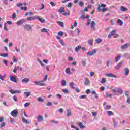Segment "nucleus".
Wrapping results in <instances>:
<instances>
[{
	"instance_id": "nucleus-1",
	"label": "nucleus",
	"mask_w": 130,
	"mask_h": 130,
	"mask_svg": "<svg viewBox=\"0 0 130 130\" xmlns=\"http://www.w3.org/2000/svg\"><path fill=\"white\" fill-rule=\"evenodd\" d=\"M34 84L37 86L40 85L41 87H43L45 86V84L43 82V81H36L34 82Z\"/></svg>"
},
{
	"instance_id": "nucleus-2",
	"label": "nucleus",
	"mask_w": 130,
	"mask_h": 130,
	"mask_svg": "<svg viewBox=\"0 0 130 130\" xmlns=\"http://www.w3.org/2000/svg\"><path fill=\"white\" fill-rule=\"evenodd\" d=\"M111 35L113 36V38H117L119 36L118 34H116V29H113L112 31H111Z\"/></svg>"
},
{
	"instance_id": "nucleus-3",
	"label": "nucleus",
	"mask_w": 130,
	"mask_h": 130,
	"mask_svg": "<svg viewBox=\"0 0 130 130\" xmlns=\"http://www.w3.org/2000/svg\"><path fill=\"white\" fill-rule=\"evenodd\" d=\"M24 28L25 31L29 32V31H31V30H32V26L30 24H26L24 25Z\"/></svg>"
},
{
	"instance_id": "nucleus-4",
	"label": "nucleus",
	"mask_w": 130,
	"mask_h": 130,
	"mask_svg": "<svg viewBox=\"0 0 130 130\" xmlns=\"http://www.w3.org/2000/svg\"><path fill=\"white\" fill-rule=\"evenodd\" d=\"M10 114L13 116V117H17V116H18V111L16 110H13L11 112Z\"/></svg>"
},
{
	"instance_id": "nucleus-5",
	"label": "nucleus",
	"mask_w": 130,
	"mask_h": 130,
	"mask_svg": "<svg viewBox=\"0 0 130 130\" xmlns=\"http://www.w3.org/2000/svg\"><path fill=\"white\" fill-rule=\"evenodd\" d=\"M9 79L10 81H12V82H14V83H18V81H17V78H16V76H9Z\"/></svg>"
},
{
	"instance_id": "nucleus-6",
	"label": "nucleus",
	"mask_w": 130,
	"mask_h": 130,
	"mask_svg": "<svg viewBox=\"0 0 130 130\" xmlns=\"http://www.w3.org/2000/svg\"><path fill=\"white\" fill-rule=\"evenodd\" d=\"M96 52H97V50H93L90 52H87V54H88V55H89V56H93V55H94L95 54H96Z\"/></svg>"
},
{
	"instance_id": "nucleus-7",
	"label": "nucleus",
	"mask_w": 130,
	"mask_h": 130,
	"mask_svg": "<svg viewBox=\"0 0 130 130\" xmlns=\"http://www.w3.org/2000/svg\"><path fill=\"white\" fill-rule=\"evenodd\" d=\"M10 92L11 94H20L21 93V90H10Z\"/></svg>"
},
{
	"instance_id": "nucleus-8",
	"label": "nucleus",
	"mask_w": 130,
	"mask_h": 130,
	"mask_svg": "<svg viewBox=\"0 0 130 130\" xmlns=\"http://www.w3.org/2000/svg\"><path fill=\"white\" fill-rule=\"evenodd\" d=\"M128 46H130V44H125L121 46V49H127L128 48Z\"/></svg>"
},
{
	"instance_id": "nucleus-9",
	"label": "nucleus",
	"mask_w": 130,
	"mask_h": 130,
	"mask_svg": "<svg viewBox=\"0 0 130 130\" xmlns=\"http://www.w3.org/2000/svg\"><path fill=\"white\" fill-rule=\"evenodd\" d=\"M37 19V16H35L34 17H29L26 18L27 21H34V20Z\"/></svg>"
},
{
	"instance_id": "nucleus-10",
	"label": "nucleus",
	"mask_w": 130,
	"mask_h": 130,
	"mask_svg": "<svg viewBox=\"0 0 130 130\" xmlns=\"http://www.w3.org/2000/svg\"><path fill=\"white\" fill-rule=\"evenodd\" d=\"M25 22H26L25 19H21L17 22V25L18 26H21V25L24 24Z\"/></svg>"
},
{
	"instance_id": "nucleus-11",
	"label": "nucleus",
	"mask_w": 130,
	"mask_h": 130,
	"mask_svg": "<svg viewBox=\"0 0 130 130\" xmlns=\"http://www.w3.org/2000/svg\"><path fill=\"white\" fill-rule=\"evenodd\" d=\"M106 77H108L109 78H116V76L113 75L112 73H108L105 75Z\"/></svg>"
},
{
	"instance_id": "nucleus-12",
	"label": "nucleus",
	"mask_w": 130,
	"mask_h": 130,
	"mask_svg": "<svg viewBox=\"0 0 130 130\" xmlns=\"http://www.w3.org/2000/svg\"><path fill=\"white\" fill-rule=\"evenodd\" d=\"M123 63V61L120 62L117 65L115 66V68L116 69V70H119V69L120 68V67L122 66Z\"/></svg>"
},
{
	"instance_id": "nucleus-13",
	"label": "nucleus",
	"mask_w": 130,
	"mask_h": 130,
	"mask_svg": "<svg viewBox=\"0 0 130 130\" xmlns=\"http://www.w3.org/2000/svg\"><path fill=\"white\" fill-rule=\"evenodd\" d=\"M37 121L38 122H41L42 121H43V116L39 115L37 117Z\"/></svg>"
},
{
	"instance_id": "nucleus-14",
	"label": "nucleus",
	"mask_w": 130,
	"mask_h": 130,
	"mask_svg": "<svg viewBox=\"0 0 130 130\" xmlns=\"http://www.w3.org/2000/svg\"><path fill=\"white\" fill-rule=\"evenodd\" d=\"M120 58H121V55L119 54L115 57V61L117 62L120 60Z\"/></svg>"
},
{
	"instance_id": "nucleus-15",
	"label": "nucleus",
	"mask_w": 130,
	"mask_h": 130,
	"mask_svg": "<svg viewBox=\"0 0 130 130\" xmlns=\"http://www.w3.org/2000/svg\"><path fill=\"white\" fill-rule=\"evenodd\" d=\"M37 19H38L39 21H40L41 23H45V19L40 18V17L38 16H37Z\"/></svg>"
},
{
	"instance_id": "nucleus-16",
	"label": "nucleus",
	"mask_w": 130,
	"mask_h": 130,
	"mask_svg": "<svg viewBox=\"0 0 130 130\" xmlns=\"http://www.w3.org/2000/svg\"><path fill=\"white\" fill-rule=\"evenodd\" d=\"M30 79L29 78H24L22 80V83H29Z\"/></svg>"
},
{
	"instance_id": "nucleus-17",
	"label": "nucleus",
	"mask_w": 130,
	"mask_h": 130,
	"mask_svg": "<svg viewBox=\"0 0 130 130\" xmlns=\"http://www.w3.org/2000/svg\"><path fill=\"white\" fill-rule=\"evenodd\" d=\"M96 25V22L95 21H92L91 22V28L92 30H95V26Z\"/></svg>"
},
{
	"instance_id": "nucleus-18",
	"label": "nucleus",
	"mask_w": 130,
	"mask_h": 130,
	"mask_svg": "<svg viewBox=\"0 0 130 130\" xmlns=\"http://www.w3.org/2000/svg\"><path fill=\"white\" fill-rule=\"evenodd\" d=\"M90 84V80H89L88 78H85V85L86 86H88V85Z\"/></svg>"
},
{
	"instance_id": "nucleus-19",
	"label": "nucleus",
	"mask_w": 130,
	"mask_h": 130,
	"mask_svg": "<svg viewBox=\"0 0 130 130\" xmlns=\"http://www.w3.org/2000/svg\"><path fill=\"white\" fill-rule=\"evenodd\" d=\"M67 116H68V117H69L72 115V112H71V110L67 109Z\"/></svg>"
},
{
	"instance_id": "nucleus-20",
	"label": "nucleus",
	"mask_w": 130,
	"mask_h": 130,
	"mask_svg": "<svg viewBox=\"0 0 130 130\" xmlns=\"http://www.w3.org/2000/svg\"><path fill=\"white\" fill-rule=\"evenodd\" d=\"M57 12L61 14V13L64 12V8L62 7H60V9L58 10H57Z\"/></svg>"
},
{
	"instance_id": "nucleus-21",
	"label": "nucleus",
	"mask_w": 130,
	"mask_h": 130,
	"mask_svg": "<svg viewBox=\"0 0 130 130\" xmlns=\"http://www.w3.org/2000/svg\"><path fill=\"white\" fill-rule=\"evenodd\" d=\"M1 56H2V57H8L9 56V53H4L1 54Z\"/></svg>"
},
{
	"instance_id": "nucleus-22",
	"label": "nucleus",
	"mask_w": 130,
	"mask_h": 130,
	"mask_svg": "<svg viewBox=\"0 0 130 130\" xmlns=\"http://www.w3.org/2000/svg\"><path fill=\"white\" fill-rule=\"evenodd\" d=\"M22 121L24 123H26V124H30V122L28 120H27L25 118H22Z\"/></svg>"
},
{
	"instance_id": "nucleus-23",
	"label": "nucleus",
	"mask_w": 130,
	"mask_h": 130,
	"mask_svg": "<svg viewBox=\"0 0 130 130\" xmlns=\"http://www.w3.org/2000/svg\"><path fill=\"white\" fill-rule=\"evenodd\" d=\"M77 124L79 126L80 128H85V126L83 125V123L80 122L77 123Z\"/></svg>"
},
{
	"instance_id": "nucleus-24",
	"label": "nucleus",
	"mask_w": 130,
	"mask_h": 130,
	"mask_svg": "<svg viewBox=\"0 0 130 130\" xmlns=\"http://www.w3.org/2000/svg\"><path fill=\"white\" fill-rule=\"evenodd\" d=\"M125 76H127L128 75V73H129V70L128 68H125Z\"/></svg>"
},
{
	"instance_id": "nucleus-25",
	"label": "nucleus",
	"mask_w": 130,
	"mask_h": 130,
	"mask_svg": "<svg viewBox=\"0 0 130 130\" xmlns=\"http://www.w3.org/2000/svg\"><path fill=\"white\" fill-rule=\"evenodd\" d=\"M120 10V11H122V12H126V11H127V8H126L123 6H121Z\"/></svg>"
},
{
	"instance_id": "nucleus-26",
	"label": "nucleus",
	"mask_w": 130,
	"mask_h": 130,
	"mask_svg": "<svg viewBox=\"0 0 130 130\" xmlns=\"http://www.w3.org/2000/svg\"><path fill=\"white\" fill-rule=\"evenodd\" d=\"M117 23L120 24V26H122V25H123V22L120 19H118Z\"/></svg>"
},
{
	"instance_id": "nucleus-27",
	"label": "nucleus",
	"mask_w": 130,
	"mask_h": 130,
	"mask_svg": "<svg viewBox=\"0 0 130 130\" xmlns=\"http://www.w3.org/2000/svg\"><path fill=\"white\" fill-rule=\"evenodd\" d=\"M107 113H108V115L109 116H111L112 115H114V113H113V112H112V111H108L107 112Z\"/></svg>"
},
{
	"instance_id": "nucleus-28",
	"label": "nucleus",
	"mask_w": 130,
	"mask_h": 130,
	"mask_svg": "<svg viewBox=\"0 0 130 130\" xmlns=\"http://www.w3.org/2000/svg\"><path fill=\"white\" fill-rule=\"evenodd\" d=\"M88 43L89 45L92 46L93 45V39H90L88 41Z\"/></svg>"
},
{
	"instance_id": "nucleus-29",
	"label": "nucleus",
	"mask_w": 130,
	"mask_h": 130,
	"mask_svg": "<svg viewBox=\"0 0 130 130\" xmlns=\"http://www.w3.org/2000/svg\"><path fill=\"white\" fill-rule=\"evenodd\" d=\"M57 24H58V25H59V26H60V27H63V22H62L61 21H58Z\"/></svg>"
},
{
	"instance_id": "nucleus-30",
	"label": "nucleus",
	"mask_w": 130,
	"mask_h": 130,
	"mask_svg": "<svg viewBox=\"0 0 130 130\" xmlns=\"http://www.w3.org/2000/svg\"><path fill=\"white\" fill-rule=\"evenodd\" d=\"M79 49H81V46H78L75 48V50L76 51V52H79Z\"/></svg>"
},
{
	"instance_id": "nucleus-31",
	"label": "nucleus",
	"mask_w": 130,
	"mask_h": 130,
	"mask_svg": "<svg viewBox=\"0 0 130 130\" xmlns=\"http://www.w3.org/2000/svg\"><path fill=\"white\" fill-rule=\"evenodd\" d=\"M24 94L25 95H26V97H29V96H30L31 95V92L26 91V92H24Z\"/></svg>"
},
{
	"instance_id": "nucleus-32",
	"label": "nucleus",
	"mask_w": 130,
	"mask_h": 130,
	"mask_svg": "<svg viewBox=\"0 0 130 130\" xmlns=\"http://www.w3.org/2000/svg\"><path fill=\"white\" fill-rule=\"evenodd\" d=\"M61 85L64 86H67V81H66V80H62L61 82Z\"/></svg>"
},
{
	"instance_id": "nucleus-33",
	"label": "nucleus",
	"mask_w": 130,
	"mask_h": 130,
	"mask_svg": "<svg viewBox=\"0 0 130 130\" xmlns=\"http://www.w3.org/2000/svg\"><path fill=\"white\" fill-rule=\"evenodd\" d=\"M101 83H102V84H105L106 83V80L104 78H102Z\"/></svg>"
},
{
	"instance_id": "nucleus-34",
	"label": "nucleus",
	"mask_w": 130,
	"mask_h": 130,
	"mask_svg": "<svg viewBox=\"0 0 130 130\" xmlns=\"http://www.w3.org/2000/svg\"><path fill=\"white\" fill-rule=\"evenodd\" d=\"M65 72L66 74H70V72H71V69L70 68H68L65 70Z\"/></svg>"
},
{
	"instance_id": "nucleus-35",
	"label": "nucleus",
	"mask_w": 130,
	"mask_h": 130,
	"mask_svg": "<svg viewBox=\"0 0 130 130\" xmlns=\"http://www.w3.org/2000/svg\"><path fill=\"white\" fill-rule=\"evenodd\" d=\"M13 99L14 101H15V102H18V98L17 97V96L14 95L13 96Z\"/></svg>"
},
{
	"instance_id": "nucleus-36",
	"label": "nucleus",
	"mask_w": 130,
	"mask_h": 130,
	"mask_svg": "<svg viewBox=\"0 0 130 130\" xmlns=\"http://www.w3.org/2000/svg\"><path fill=\"white\" fill-rule=\"evenodd\" d=\"M70 86L71 87H72V88H73V89H76V87H75V83L74 82H71L70 83Z\"/></svg>"
},
{
	"instance_id": "nucleus-37",
	"label": "nucleus",
	"mask_w": 130,
	"mask_h": 130,
	"mask_svg": "<svg viewBox=\"0 0 130 130\" xmlns=\"http://www.w3.org/2000/svg\"><path fill=\"white\" fill-rule=\"evenodd\" d=\"M113 126H114L115 127H116V126H117V123H116V122H115V119H113Z\"/></svg>"
},
{
	"instance_id": "nucleus-38",
	"label": "nucleus",
	"mask_w": 130,
	"mask_h": 130,
	"mask_svg": "<svg viewBox=\"0 0 130 130\" xmlns=\"http://www.w3.org/2000/svg\"><path fill=\"white\" fill-rule=\"evenodd\" d=\"M51 123H55V124H58V121L55 120H51L50 121Z\"/></svg>"
},
{
	"instance_id": "nucleus-39",
	"label": "nucleus",
	"mask_w": 130,
	"mask_h": 130,
	"mask_svg": "<svg viewBox=\"0 0 130 130\" xmlns=\"http://www.w3.org/2000/svg\"><path fill=\"white\" fill-rule=\"evenodd\" d=\"M6 126V123L5 122H3L1 124V128H3V127H4V126Z\"/></svg>"
},
{
	"instance_id": "nucleus-40",
	"label": "nucleus",
	"mask_w": 130,
	"mask_h": 130,
	"mask_svg": "<svg viewBox=\"0 0 130 130\" xmlns=\"http://www.w3.org/2000/svg\"><path fill=\"white\" fill-rule=\"evenodd\" d=\"M4 30L5 31H8V28H7V23H4Z\"/></svg>"
},
{
	"instance_id": "nucleus-41",
	"label": "nucleus",
	"mask_w": 130,
	"mask_h": 130,
	"mask_svg": "<svg viewBox=\"0 0 130 130\" xmlns=\"http://www.w3.org/2000/svg\"><path fill=\"white\" fill-rule=\"evenodd\" d=\"M20 9L22 10V11H26L27 10V7H20Z\"/></svg>"
},
{
	"instance_id": "nucleus-42",
	"label": "nucleus",
	"mask_w": 130,
	"mask_h": 130,
	"mask_svg": "<svg viewBox=\"0 0 130 130\" xmlns=\"http://www.w3.org/2000/svg\"><path fill=\"white\" fill-rule=\"evenodd\" d=\"M101 41H102V40H101V39H96L95 40V42H96V43H100Z\"/></svg>"
},
{
	"instance_id": "nucleus-43",
	"label": "nucleus",
	"mask_w": 130,
	"mask_h": 130,
	"mask_svg": "<svg viewBox=\"0 0 130 130\" xmlns=\"http://www.w3.org/2000/svg\"><path fill=\"white\" fill-rule=\"evenodd\" d=\"M92 115L94 117H95V116H97V112H92Z\"/></svg>"
},
{
	"instance_id": "nucleus-44",
	"label": "nucleus",
	"mask_w": 130,
	"mask_h": 130,
	"mask_svg": "<svg viewBox=\"0 0 130 130\" xmlns=\"http://www.w3.org/2000/svg\"><path fill=\"white\" fill-rule=\"evenodd\" d=\"M38 61L39 62V63L41 64V66H42V67H43V66H44V63H43V62H42V61H41V60H38Z\"/></svg>"
},
{
	"instance_id": "nucleus-45",
	"label": "nucleus",
	"mask_w": 130,
	"mask_h": 130,
	"mask_svg": "<svg viewBox=\"0 0 130 130\" xmlns=\"http://www.w3.org/2000/svg\"><path fill=\"white\" fill-rule=\"evenodd\" d=\"M91 19H87V26H90L91 25Z\"/></svg>"
},
{
	"instance_id": "nucleus-46",
	"label": "nucleus",
	"mask_w": 130,
	"mask_h": 130,
	"mask_svg": "<svg viewBox=\"0 0 130 130\" xmlns=\"http://www.w3.org/2000/svg\"><path fill=\"white\" fill-rule=\"evenodd\" d=\"M17 7H18V8H20V7H22V6H23V4L22 3H18L16 4Z\"/></svg>"
},
{
	"instance_id": "nucleus-47",
	"label": "nucleus",
	"mask_w": 130,
	"mask_h": 130,
	"mask_svg": "<svg viewBox=\"0 0 130 130\" xmlns=\"http://www.w3.org/2000/svg\"><path fill=\"white\" fill-rule=\"evenodd\" d=\"M62 92H63V93H65V94H68V93H69V90L67 89H64L62 90Z\"/></svg>"
},
{
	"instance_id": "nucleus-48",
	"label": "nucleus",
	"mask_w": 130,
	"mask_h": 130,
	"mask_svg": "<svg viewBox=\"0 0 130 130\" xmlns=\"http://www.w3.org/2000/svg\"><path fill=\"white\" fill-rule=\"evenodd\" d=\"M38 101H39V102H43V99H42L41 97H39L38 98Z\"/></svg>"
},
{
	"instance_id": "nucleus-49",
	"label": "nucleus",
	"mask_w": 130,
	"mask_h": 130,
	"mask_svg": "<svg viewBox=\"0 0 130 130\" xmlns=\"http://www.w3.org/2000/svg\"><path fill=\"white\" fill-rule=\"evenodd\" d=\"M41 32H43V33H47V29H46V28H43L41 30Z\"/></svg>"
},
{
	"instance_id": "nucleus-50",
	"label": "nucleus",
	"mask_w": 130,
	"mask_h": 130,
	"mask_svg": "<svg viewBox=\"0 0 130 130\" xmlns=\"http://www.w3.org/2000/svg\"><path fill=\"white\" fill-rule=\"evenodd\" d=\"M78 4L80 7H82V6L84 5V2L83 1H79Z\"/></svg>"
},
{
	"instance_id": "nucleus-51",
	"label": "nucleus",
	"mask_w": 130,
	"mask_h": 130,
	"mask_svg": "<svg viewBox=\"0 0 130 130\" xmlns=\"http://www.w3.org/2000/svg\"><path fill=\"white\" fill-rule=\"evenodd\" d=\"M13 61V62H17V61H18V59L16 58V57L14 56Z\"/></svg>"
},
{
	"instance_id": "nucleus-52",
	"label": "nucleus",
	"mask_w": 130,
	"mask_h": 130,
	"mask_svg": "<svg viewBox=\"0 0 130 130\" xmlns=\"http://www.w3.org/2000/svg\"><path fill=\"white\" fill-rule=\"evenodd\" d=\"M29 105H30V103H26L25 104H24V107H28V106H29Z\"/></svg>"
},
{
	"instance_id": "nucleus-53",
	"label": "nucleus",
	"mask_w": 130,
	"mask_h": 130,
	"mask_svg": "<svg viewBox=\"0 0 130 130\" xmlns=\"http://www.w3.org/2000/svg\"><path fill=\"white\" fill-rule=\"evenodd\" d=\"M118 93H119V94H122V93H123V91L122 89H118Z\"/></svg>"
},
{
	"instance_id": "nucleus-54",
	"label": "nucleus",
	"mask_w": 130,
	"mask_h": 130,
	"mask_svg": "<svg viewBox=\"0 0 130 130\" xmlns=\"http://www.w3.org/2000/svg\"><path fill=\"white\" fill-rule=\"evenodd\" d=\"M72 6H73V3H69L68 4L67 7H68V8H71V7H72Z\"/></svg>"
},
{
	"instance_id": "nucleus-55",
	"label": "nucleus",
	"mask_w": 130,
	"mask_h": 130,
	"mask_svg": "<svg viewBox=\"0 0 130 130\" xmlns=\"http://www.w3.org/2000/svg\"><path fill=\"white\" fill-rule=\"evenodd\" d=\"M51 105H52V103L50 102H48L47 104H46V106H51Z\"/></svg>"
},
{
	"instance_id": "nucleus-56",
	"label": "nucleus",
	"mask_w": 130,
	"mask_h": 130,
	"mask_svg": "<svg viewBox=\"0 0 130 130\" xmlns=\"http://www.w3.org/2000/svg\"><path fill=\"white\" fill-rule=\"evenodd\" d=\"M62 15L63 16H69L70 15V12H67V13H63Z\"/></svg>"
},
{
	"instance_id": "nucleus-57",
	"label": "nucleus",
	"mask_w": 130,
	"mask_h": 130,
	"mask_svg": "<svg viewBox=\"0 0 130 130\" xmlns=\"http://www.w3.org/2000/svg\"><path fill=\"white\" fill-rule=\"evenodd\" d=\"M59 43H60V44L61 45H64V42H63V40H60V41H59Z\"/></svg>"
},
{
	"instance_id": "nucleus-58",
	"label": "nucleus",
	"mask_w": 130,
	"mask_h": 130,
	"mask_svg": "<svg viewBox=\"0 0 130 130\" xmlns=\"http://www.w3.org/2000/svg\"><path fill=\"white\" fill-rule=\"evenodd\" d=\"M46 80H47V75H45L44 77V79L43 80V82H45V81H46Z\"/></svg>"
},
{
	"instance_id": "nucleus-59",
	"label": "nucleus",
	"mask_w": 130,
	"mask_h": 130,
	"mask_svg": "<svg viewBox=\"0 0 130 130\" xmlns=\"http://www.w3.org/2000/svg\"><path fill=\"white\" fill-rule=\"evenodd\" d=\"M85 93L86 94H90V93H91V90H90V89H87Z\"/></svg>"
},
{
	"instance_id": "nucleus-60",
	"label": "nucleus",
	"mask_w": 130,
	"mask_h": 130,
	"mask_svg": "<svg viewBox=\"0 0 130 130\" xmlns=\"http://www.w3.org/2000/svg\"><path fill=\"white\" fill-rule=\"evenodd\" d=\"M110 108H111L110 106L107 105L106 106L105 109H110Z\"/></svg>"
},
{
	"instance_id": "nucleus-61",
	"label": "nucleus",
	"mask_w": 130,
	"mask_h": 130,
	"mask_svg": "<svg viewBox=\"0 0 130 130\" xmlns=\"http://www.w3.org/2000/svg\"><path fill=\"white\" fill-rule=\"evenodd\" d=\"M100 6H101L102 8H105V7H106V5L104 4H101Z\"/></svg>"
},
{
	"instance_id": "nucleus-62",
	"label": "nucleus",
	"mask_w": 130,
	"mask_h": 130,
	"mask_svg": "<svg viewBox=\"0 0 130 130\" xmlns=\"http://www.w3.org/2000/svg\"><path fill=\"white\" fill-rule=\"evenodd\" d=\"M82 64H83V67H85V66H86V60H83L82 61Z\"/></svg>"
},
{
	"instance_id": "nucleus-63",
	"label": "nucleus",
	"mask_w": 130,
	"mask_h": 130,
	"mask_svg": "<svg viewBox=\"0 0 130 130\" xmlns=\"http://www.w3.org/2000/svg\"><path fill=\"white\" fill-rule=\"evenodd\" d=\"M58 35H59V36H62V35H63V34L62 33V32L60 31L58 32Z\"/></svg>"
},
{
	"instance_id": "nucleus-64",
	"label": "nucleus",
	"mask_w": 130,
	"mask_h": 130,
	"mask_svg": "<svg viewBox=\"0 0 130 130\" xmlns=\"http://www.w3.org/2000/svg\"><path fill=\"white\" fill-rule=\"evenodd\" d=\"M126 102H127V103H128V104L130 103V98L129 97H128L127 98Z\"/></svg>"
}]
</instances>
